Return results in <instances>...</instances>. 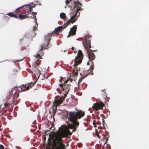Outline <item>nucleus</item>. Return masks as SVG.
<instances>
[{"label":"nucleus","mask_w":149,"mask_h":149,"mask_svg":"<svg viewBox=\"0 0 149 149\" xmlns=\"http://www.w3.org/2000/svg\"><path fill=\"white\" fill-rule=\"evenodd\" d=\"M78 74V70H77L73 73L72 75H70V77L67 80L64 81L63 84H60V87L62 88V92L63 93H64V91L65 92V95L68 93L71 86L70 83L72 81L73 79H74L75 76H77Z\"/></svg>","instance_id":"obj_4"},{"label":"nucleus","mask_w":149,"mask_h":149,"mask_svg":"<svg viewBox=\"0 0 149 149\" xmlns=\"http://www.w3.org/2000/svg\"><path fill=\"white\" fill-rule=\"evenodd\" d=\"M93 74V72L92 74H91V75H92Z\"/></svg>","instance_id":"obj_38"},{"label":"nucleus","mask_w":149,"mask_h":149,"mask_svg":"<svg viewBox=\"0 0 149 149\" xmlns=\"http://www.w3.org/2000/svg\"><path fill=\"white\" fill-rule=\"evenodd\" d=\"M84 41L82 42L87 52L89 61L91 63V65L90 68V71L92 72L94 69V64L93 61L95 58V56L93 52L97 51V50H91L89 49L91 46V40H92V36L89 34L86 35L84 36Z\"/></svg>","instance_id":"obj_2"},{"label":"nucleus","mask_w":149,"mask_h":149,"mask_svg":"<svg viewBox=\"0 0 149 149\" xmlns=\"http://www.w3.org/2000/svg\"><path fill=\"white\" fill-rule=\"evenodd\" d=\"M102 91H103V90H102Z\"/></svg>","instance_id":"obj_41"},{"label":"nucleus","mask_w":149,"mask_h":149,"mask_svg":"<svg viewBox=\"0 0 149 149\" xmlns=\"http://www.w3.org/2000/svg\"><path fill=\"white\" fill-rule=\"evenodd\" d=\"M33 8V6H31L29 5H24L23 6L17 8L15 11V14L17 15L18 13H22L21 9L24 8L26 9V13L29 14V13L31 11Z\"/></svg>","instance_id":"obj_7"},{"label":"nucleus","mask_w":149,"mask_h":149,"mask_svg":"<svg viewBox=\"0 0 149 149\" xmlns=\"http://www.w3.org/2000/svg\"><path fill=\"white\" fill-rule=\"evenodd\" d=\"M17 15V19H19L21 20H22L27 18L32 17L31 16H29V14H28L23 15L22 14H19V13H18L17 15Z\"/></svg>","instance_id":"obj_12"},{"label":"nucleus","mask_w":149,"mask_h":149,"mask_svg":"<svg viewBox=\"0 0 149 149\" xmlns=\"http://www.w3.org/2000/svg\"><path fill=\"white\" fill-rule=\"evenodd\" d=\"M71 53H69V52H68V54H71Z\"/></svg>","instance_id":"obj_36"},{"label":"nucleus","mask_w":149,"mask_h":149,"mask_svg":"<svg viewBox=\"0 0 149 149\" xmlns=\"http://www.w3.org/2000/svg\"><path fill=\"white\" fill-rule=\"evenodd\" d=\"M8 97L7 98V100L8 101V99L9 100L10 99V97H12V94L11 93L9 92L8 93V94L7 95Z\"/></svg>","instance_id":"obj_22"},{"label":"nucleus","mask_w":149,"mask_h":149,"mask_svg":"<svg viewBox=\"0 0 149 149\" xmlns=\"http://www.w3.org/2000/svg\"><path fill=\"white\" fill-rule=\"evenodd\" d=\"M0 149H4V146L2 145H0Z\"/></svg>","instance_id":"obj_25"},{"label":"nucleus","mask_w":149,"mask_h":149,"mask_svg":"<svg viewBox=\"0 0 149 149\" xmlns=\"http://www.w3.org/2000/svg\"><path fill=\"white\" fill-rule=\"evenodd\" d=\"M77 55L74 61V64L76 65H77L81 62L83 57V54L81 50H79Z\"/></svg>","instance_id":"obj_8"},{"label":"nucleus","mask_w":149,"mask_h":149,"mask_svg":"<svg viewBox=\"0 0 149 149\" xmlns=\"http://www.w3.org/2000/svg\"><path fill=\"white\" fill-rule=\"evenodd\" d=\"M60 17L62 19H66V15L65 14L63 13H60Z\"/></svg>","instance_id":"obj_18"},{"label":"nucleus","mask_w":149,"mask_h":149,"mask_svg":"<svg viewBox=\"0 0 149 149\" xmlns=\"http://www.w3.org/2000/svg\"><path fill=\"white\" fill-rule=\"evenodd\" d=\"M77 52V51H74V53H76Z\"/></svg>","instance_id":"obj_35"},{"label":"nucleus","mask_w":149,"mask_h":149,"mask_svg":"<svg viewBox=\"0 0 149 149\" xmlns=\"http://www.w3.org/2000/svg\"><path fill=\"white\" fill-rule=\"evenodd\" d=\"M71 1H72V0H66L65 3L67 4H68Z\"/></svg>","instance_id":"obj_26"},{"label":"nucleus","mask_w":149,"mask_h":149,"mask_svg":"<svg viewBox=\"0 0 149 149\" xmlns=\"http://www.w3.org/2000/svg\"><path fill=\"white\" fill-rule=\"evenodd\" d=\"M85 115V112L80 110L77 112L71 111L69 113L68 120L72 123L73 128L76 129L79 124V122L77 121L78 119H80Z\"/></svg>","instance_id":"obj_3"},{"label":"nucleus","mask_w":149,"mask_h":149,"mask_svg":"<svg viewBox=\"0 0 149 149\" xmlns=\"http://www.w3.org/2000/svg\"><path fill=\"white\" fill-rule=\"evenodd\" d=\"M102 120H103V121H104V119H102Z\"/></svg>","instance_id":"obj_37"},{"label":"nucleus","mask_w":149,"mask_h":149,"mask_svg":"<svg viewBox=\"0 0 149 149\" xmlns=\"http://www.w3.org/2000/svg\"><path fill=\"white\" fill-rule=\"evenodd\" d=\"M36 30H37V27L36 26H35L34 27L33 29V31H36Z\"/></svg>","instance_id":"obj_27"},{"label":"nucleus","mask_w":149,"mask_h":149,"mask_svg":"<svg viewBox=\"0 0 149 149\" xmlns=\"http://www.w3.org/2000/svg\"><path fill=\"white\" fill-rule=\"evenodd\" d=\"M35 121H33V122L31 121V123H32L33 124H35Z\"/></svg>","instance_id":"obj_32"},{"label":"nucleus","mask_w":149,"mask_h":149,"mask_svg":"<svg viewBox=\"0 0 149 149\" xmlns=\"http://www.w3.org/2000/svg\"><path fill=\"white\" fill-rule=\"evenodd\" d=\"M95 121V120H94V121H93V123Z\"/></svg>","instance_id":"obj_40"},{"label":"nucleus","mask_w":149,"mask_h":149,"mask_svg":"<svg viewBox=\"0 0 149 149\" xmlns=\"http://www.w3.org/2000/svg\"><path fill=\"white\" fill-rule=\"evenodd\" d=\"M36 81L31 82L28 83L27 84L22 85L21 86V88L22 91H24L26 90H28L29 89L33 86L35 84Z\"/></svg>","instance_id":"obj_11"},{"label":"nucleus","mask_w":149,"mask_h":149,"mask_svg":"<svg viewBox=\"0 0 149 149\" xmlns=\"http://www.w3.org/2000/svg\"><path fill=\"white\" fill-rule=\"evenodd\" d=\"M36 14H37V13H35L33 12H32V14L33 16V18H34V19H35V22L36 23L37 25L38 24H37V19L36 18Z\"/></svg>","instance_id":"obj_19"},{"label":"nucleus","mask_w":149,"mask_h":149,"mask_svg":"<svg viewBox=\"0 0 149 149\" xmlns=\"http://www.w3.org/2000/svg\"><path fill=\"white\" fill-rule=\"evenodd\" d=\"M71 49H72V50H74V47H72L71 48Z\"/></svg>","instance_id":"obj_34"},{"label":"nucleus","mask_w":149,"mask_h":149,"mask_svg":"<svg viewBox=\"0 0 149 149\" xmlns=\"http://www.w3.org/2000/svg\"><path fill=\"white\" fill-rule=\"evenodd\" d=\"M14 13H9L6 14V15H8L9 16L11 17H13L15 18H17V16L16 14Z\"/></svg>","instance_id":"obj_15"},{"label":"nucleus","mask_w":149,"mask_h":149,"mask_svg":"<svg viewBox=\"0 0 149 149\" xmlns=\"http://www.w3.org/2000/svg\"><path fill=\"white\" fill-rule=\"evenodd\" d=\"M54 34H52V33H49L47 35L45 36V41H47V42H46L45 43V44L46 45H47V43L49 42V45H50V40L51 38V37L52 36H53V35ZM50 47V45L49 46Z\"/></svg>","instance_id":"obj_14"},{"label":"nucleus","mask_w":149,"mask_h":149,"mask_svg":"<svg viewBox=\"0 0 149 149\" xmlns=\"http://www.w3.org/2000/svg\"><path fill=\"white\" fill-rule=\"evenodd\" d=\"M77 28V25L74 26L73 27L70 29V31H69V35H74L75 34L76 32Z\"/></svg>","instance_id":"obj_13"},{"label":"nucleus","mask_w":149,"mask_h":149,"mask_svg":"<svg viewBox=\"0 0 149 149\" xmlns=\"http://www.w3.org/2000/svg\"><path fill=\"white\" fill-rule=\"evenodd\" d=\"M49 43L48 42L47 45H46L45 44H43L41 46V48L38 51V53L36 54V57L38 58H41V56H42L44 53L42 51V49H45L49 48L50 46H49Z\"/></svg>","instance_id":"obj_9"},{"label":"nucleus","mask_w":149,"mask_h":149,"mask_svg":"<svg viewBox=\"0 0 149 149\" xmlns=\"http://www.w3.org/2000/svg\"><path fill=\"white\" fill-rule=\"evenodd\" d=\"M96 135L97 136V137L99 138H100V135H99V134H97V133L96 134Z\"/></svg>","instance_id":"obj_30"},{"label":"nucleus","mask_w":149,"mask_h":149,"mask_svg":"<svg viewBox=\"0 0 149 149\" xmlns=\"http://www.w3.org/2000/svg\"><path fill=\"white\" fill-rule=\"evenodd\" d=\"M89 62H90V61H89L87 63V65H89V64H90Z\"/></svg>","instance_id":"obj_31"},{"label":"nucleus","mask_w":149,"mask_h":149,"mask_svg":"<svg viewBox=\"0 0 149 149\" xmlns=\"http://www.w3.org/2000/svg\"><path fill=\"white\" fill-rule=\"evenodd\" d=\"M82 81V79H79V81H78V86H79V83L81 82V81Z\"/></svg>","instance_id":"obj_28"},{"label":"nucleus","mask_w":149,"mask_h":149,"mask_svg":"<svg viewBox=\"0 0 149 149\" xmlns=\"http://www.w3.org/2000/svg\"><path fill=\"white\" fill-rule=\"evenodd\" d=\"M62 88H61L60 87V84H59V88H57L56 89V91L58 92V93H62L63 94L64 96H62L61 97H60L59 96H56L55 97V100L54 101L53 103L54 104V105L56 106H57L59 105H60L61 104L63 101L64 100L65 98V97L67 95L66 94L65 95H64L65 91H64V93H62Z\"/></svg>","instance_id":"obj_6"},{"label":"nucleus","mask_w":149,"mask_h":149,"mask_svg":"<svg viewBox=\"0 0 149 149\" xmlns=\"http://www.w3.org/2000/svg\"><path fill=\"white\" fill-rule=\"evenodd\" d=\"M84 124L85 126H87V123L88 120L87 118L86 119H84Z\"/></svg>","instance_id":"obj_20"},{"label":"nucleus","mask_w":149,"mask_h":149,"mask_svg":"<svg viewBox=\"0 0 149 149\" xmlns=\"http://www.w3.org/2000/svg\"><path fill=\"white\" fill-rule=\"evenodd\" d=\"M18 96L19 94L17 92L15 93L13 96V98L14 99L15 98L16 99L18 97Z\"/></svg>","instance_id":"obj_21"},{"label":"nucleus","mask_w":149,"mask_h":149,"mask_svg":"<svg viewBox=\"0 0 149 149\" xmlns=\"http://www.w3.org/2000/svg\"><path fill=\"white\" fill-rule=\"evenodd\" d=\"M10 105L8 103H5L4 104L5 107L4 108V109H5L6 107H8L9 105Z\"/></svg>","instance_id":"obj_23"},{"label":"nucleus","mask_w":149,"mask_h":149,"mask_svg":"<svg viewBox=\"0 0 149 149\" xmlns=\"http://www.w3.org/2000/svg\"><path fill=\"white\" fill-rule=\"evenodd\" d=\"M45 133H46V132H45Z\"/></svg>","instance_id":"obj_42"},{"label":"nucleus","mask_w":149,"mask_h":149,"mask_svg":"<svg viewBox=\"0 0 149 149\" xmlns=\"http://www.w3.org/2000/svg\"><path fill=\"white\" fill-rule=\"evenodd\" d=\"M104 106V103L102 102H100L99 103L94 104L92 107L95 111H97L99 109L102 110Z\"/></svg>","instance_id":"obj_10"},{"label":"nucleus","mask_w":149,"mask_h":149,"mask_svg":"<svg viewBox=\"0 0 149 149\" xmlns=\"http://www.w3.org/2000/svg\"><path fill=\"white\" fill-rule=\"evenodd\" d=\"M60 129H61V130L60 131L61 133L63 134H65L68 133L69 132H70V130H64L63 128H61V127L60 128Z\"/></svg>","instance_id":"obj_17"},{"label":"nucleus","mask_w":149,"mask_h":149,"mask_svg":"<svg viewBox=\"0 0 149 149\" xmlns=\"http://www.w3.org/2000/svg\"><path fill=\"white\" fill-rule=\"evenodd\" d=\"M62 137L57 135L53 138L52 143L53 146L56 149H65V145L62 142Z\"/></svg>","instance_id":"obj_5"},{"label":"nucleus","mask_w":149,"mask_h":149,"mask_svg":"<svg viewBox=\"0 0 149 149\" xmlns=\"http://www.w3.org/2000/svg\"><path fill=\"white\" fill-rule=\"evenodd\" d=\"M48 144H49V145H50V146H52V143H48Z\"/></svg>","instance_id":"obj_33"},{"label":"nucleus","mask_w":149,"mask_h":149,"mask_svg":"<svg viewBox=\"0 0 149 149\" xmlns=\"http://www.w3.org/2000/svg\"><path fill=\"white\" fill-rule=\"evenodd\" d=\"M104 92L103 95H104V96H106V97H107V93L105 92Z\"/></svg>","instance_id":"obj_29"},{"label":"nucleus","mask_w":149,"mask_h":149,"mask_svg":"<svg viewBox=\"0 0 149 149\" xmlns=\"http://www.w3.org/2000/svg\"><path fill=\"white\" fill-rule=\"evenodd\" d=\"M74 7L73 12L70 13L71 15L70 18L68 19L67 22L62 26H60L55 29V30L52 32V34H54L53 36H57L58 35V32L61 30L63 28H65L68 26L75 22L77 20V17H76L77 13L79 10H81V6L82 4L79 2L74 1Z\"/></svg>","instance_id":"obj_1"},{"label":"nucleus","mask_w":149,"mask_h":149,"mask_svg":"<svg viewBox=\"0 0 149 149\" xmlns=\"http://www.w3.org/2000/svg\"><path fill=\"white\" fill-rule=\"evenodd\" d=\"M3 109H2V110L0 111V116H1L4 115Z\"/></svg>","instance_id":"obj_24"},{"label":"nucleus","mask_w":149,"mask_h":149,"mask_svg":"<svg viewBox=\"0 0 149 149\" xmlns=\"http://www.w3.org/2000/svg\"><path fill=\"white\" fill-rule=\"evenodd\" d=\"M34 33H35V32ZM36 35V34H35L34 35Z\"/></svg>","instance_id":"obj_39"},{"label":"nucleus","mask_w":149,"mask_h":149,"mask_svg":"<svg viewBox=\"0 0 149 149\" xmlns=\"http://www.w3.org/2000/svg\"><path fill=\"white\" fill-rule=\"evenodd\" d=\"M32 70L34 71H37L38 70V67L36 64H33L32 66Z\"/></svg>","instance_id":"obj_16"}]
</instances>
